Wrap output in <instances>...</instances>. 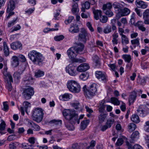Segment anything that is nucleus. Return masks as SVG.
<instances>
[{
    "label": "nucleus",
    "mask_w": 149,
    "mask_h": 149,
    "mask_svg": "<svg viewBox=\"0 0 149 149\" xmlns=\"http://www.w3.org/2000/svg\"><path fill=\"white\" fill-rule=\"evenodd\" d=\"M63 114L65 118L69 121L67 124L66 125V127L69 130H73L74 129L73 125L76 122L78 115L75 113L74 111L70 109L63 110Z\"/></svg>",
    "instance_id": "nucleus-1"
},
{
    "label": "nucleus",
    "mask_w": 149,
    "mask_h": 149,
    "mask_svg": "<svg viewBox=\"0 0 149 149\" xmlns=\"http://www.w3.org/2000/svg\"><path fill=\"white\" fill-rule=\"evenodd\" d=\"M28 56L34 64L40 66L42 65L44 58L40 53L33 50L29 54Z\"/></svg>",
    "instance_id": "nucleus-2"
},
{
    "label": "nucleus",
    "mask_w": 149,
    "mask_h": 149,
    "mask_svg": "<svg viewBox=\"0 0 149 149\" xmlns=\"http://www.w3.org/2000/svg\"><path fill=\"white\" fill-rule=\"evenodd\" d=\"M75 48L72 47L68 50L67 51V54L69 58L75 62L81 63L86 61L85 58H75L77 56L76 51Z\"/></svg>",
    "instance_id": "nucleus-3"
},
{
    "label": "nucleus",
    "mask_w": 149,
    "mask_h": 149,
    "mask_svg": "<svg viewBox=\"0 0 149 149\" xmlns=\"http://www.w3.org/2000/svg\"><path fill=\"white\" fill-rule=\"evenodd\" d=\"M43 117V110L40 108H37L34 109L32 112L33 120L38 123H40Z\"/></svg>",
    "instance_id": "nucleus-4"
},
{
    "label": "nucleus",
    "mask_w": 149,
    "mask_h": 149,
    "mask_svg": "<svg viewBox=\"0 0 149 149\" xmlns=\"http://www.w3.org/2000/svg\"><path fill=\"white\" fill-rule=\"evenodd\" d=\"M67 86L69 90L74 93H77L80 90L79 84L76 81L71 80L68 81Z\"/></svg>",
    "instance_id": "nucleus-5"
},
{
    "label": "nucleus",
    "mask_w": 149,
    "mask_h": 149,
    "mask_svg": "<svg viewBox=\"0 0 149 149\" xmlns=\"http://www.w3.org/2000/svg\"><path fill=\"white\" fill-rule=\"evenodd\" d=\"M34 91L33 88L30 87L24 89L22 95L25 99L28 100L31 98V97L34 95Z\"/></svg>",
    "instance_id": "nucleus-6"
},
{
    "label": "nucleus",
    "mask_w": 149,
    "mask_h": 149,
    "mask_svg": "<svg viewBox=\"0 0 149 149\" xmlns=\"http://www.w3.org/2000/svg\"><path fill=\"white\" fill-rule=\"evenodd\" d=\"M137 115L144 117L149 113V109L145 106H141L137 110Z\"/></svg>",
    "instance_id": "nucleus-7"
},
{
    "label": "nucleus",
    "mask_w": 149,
    "mask_h": 149,
    "mask_svg": "<svg viewBox=\"0 0 149 149\" xmlns=\"http://www.w3.org/2000/svg\"><path fill=\"white\" fill-rule=\"evenodd\" d=\"M97 85L93 83L90 86V88L86 92V95L88 97H92L95 95L97 91Z\"/></svg>",
    "instance_id": "nucleus-8"
},
{
    "label": "nucleus",
    "mask_w": 149,
    "mask_h": 149,
    "mask_svg": "<svg viewBox=\"0 0 149 149\" xmlns=\"http://www.w3.org/2000/svg\"><path fill=\"white\" fill-rule=\"evenodd\" d=\"M130 13V10L129 8L125 7L123 9H121L119 12H118L116 15V19L118 20L121 17L129 15Z\"/></svg>",
    "instance_id": "nucleus-9"
},
{
    "label": "nucleus",
    "mask_w": 149,
    "mask_h": 149,
    "mask_svg": "<svg viewBox=\"0 0 149 149\" xmlns=\"http://www.w3.org/2000/svg\"><path fill=\"white\" fill-rule=\"evenodd\" d=\"M77 68L72 64H70L66 68V72L72 76H75L77 74Z\"/></svg>",
    "instance_id": "nucleus-10"
},
{
    "label": "nucleus",
    "mask_w": 149,
    "mask_h": 149,
    "mask_svg": "<svg viewBox=\"0 0 149 149\" xmlns=\"http://www.w3.org/2000/svg\"><path fill=\"white\" fill-rule=\"evenodd\" d=\"M88 34L85 30L82 29L79 35V41L85 42L88 37Z\"/></svg>",
    "instance_id": "nucleus-11"
},
{
    "label": "nucleus",
    "mask_w": 149,
    "mask_h": 149,
    "mask_svg": "<svg viewBox=\"0 0 149 149\" xmlns=\"http://www.w3.org/2000/svg\"><path fill=\"white\" fill-rule=\"evenodd\" d=\"M4 71L3 72V74L6 77V83L8 82L11 83L13 82V79L12 76L10 74L7 72V68L5 66V64L4 63Z\"/></svg>",
    "instance_id": "nucleus-12"
},
{
    "label": "nucleus",
    "mask_w": 149,
    "mask_h": 149,
    "mask_svg": "<svg viewBox=\"0 0 149 149\" xmlns=\"http://www.w3.org/2000/svg\"><path fill=\"white\" fill-rule=\"evenodd\" d=\"M95 76L96 77L99 79H100L104 82H106L107 80V77L105 73L102 72L100 71L96 72Z\"/></svg>",
    "instance_id": "nucleus-13"
},
{
    "label": "nucleus",
    "mask_w": 149,
    "mask_h": 149,
    "mask_svg": "<svg viewBox=\"0 0 149 149\" xmlns=\"http://www.w3.org/2000/svg\"><path fill=\"white\" fill-rule=\"evenodd\" d=\"M30 103L28 101H25L23 103V105L24 106V108L22 107H21L20 108V111L21 112L22 114L24 115V111L27 113V110L29 107H30Z\"/></svg>",
    "instance_id": "nucleus-14"
},
{
    "label": "nucleus",
    "mask_w": 149,
    "mask_h": 149,
    "mask_svg": "<svg viewBox=\"0 0 149 149\" xmlns=\"http://www.w3.org/2000/svg\"><path fill=\"white\" fill-rule=\"evenodd\" d=\"M90 67L88 64L84 63L81 64L77 68V71L80 72H85L88 70Z\"/></svg>",
    "instance_id": "nucleus-15"
},
{
    "label": "nucleus",
    "mask_w": 149,
    "mask_h": 149,
    "mask_svg": "<svg viewBox=\"0 0 149 149\" xmlns=\"http://www.w3.org/2000/svg\"><path fill=\"white\" fill-rule=\"evenodd\" d=\"M122 3L123 4H120L117 2H115L113 3L112 6L114 8L115 10H117V12H119L121 9L124 7V6H127V4L123 2Z\"/></svg>",
    "instance_id": "nucleus-16"
},
{
    "label": "nucleus",
    "mask_w": 149,
    "mask_h": 149,
    "mask_svg": "<svg viewBox=\"0 0 149 149\" xmlns=\"http://www.w3.org/2000/svg\"><path fill=\"white\" fill-rule=\"evenodd\" d=\"M26 120L28 122V125H31L33 130L37 131L40 130V127L39 125L29 119H26Z\"/></svg>",
    "instance_id": "nucleus-17"
},
{
    "label": "nucleus",
    "mask_w": 149,
    "mask_h": 149,
    "mask_svg": "<svg viewBox=\"0 0 149 149\" xmlns=\"http://www.w3.org/2000/svg\"><path fill=\"white\" fill-rule=\"evenodd\" d=\"M15 7V3L13 0H10L8 3L7 8L6 10L7 12H10L12 11Z\"/></svg>",
    "instance_id": "nucleus-18"
},
{
    "label": "nucleus",
    "mask_w": 149,
    "mask_h": 149,
    "mask_svg": "<svg viewBox=\"0 0 149 149\" xmlns=\"http://www.w3.org/2000/svg\"><path fill=\"white\" fill-rule=\"evenodd\" d=\"M136 91L135 90L131 93L129 98V102L130 105L131 104L133 103L134 102L136 97Z\"/></svg>",
    "instance_id": "nucleus-19"
},
{
    "label": "nucleus",
    "mask_w": 149,
    "mask_h": 149,
    "mask_svg": "<svg viewBox=\"0 0 149 149\" xmlns=\"http://www.w3.org/2000/svg\"><path fill=\"white\" fill-rule=\"evenodd\" d=\"M11 49L13 50L21 49L22 47V44L19 42H16L12 43L10 45Z\"/></svg>",
    "instance_id": "nucleus-20"
},
{
    "label": "nucleus",
    "mask_w": 149,
    "mask_h": 149,
    "mask_svg": "<svg viewBox=\"0 0 149 149\" xmlns=\"http://www.w3.org/2000/svg\"><path fill=\"white\" fill-rule=\"evenodd\" d=\"M72 95L71 94L68 93H65L63 95L60 96L59 99L62 100L67 101L72 98Z\"/></svg>",
    "instance_id": "nucleus-21"
},
{
    "label": "nucleus",
    "mask_w": 149,
    "mask_h": 149,
    "mask_svg": "<svg viewBox=\"0 0 149 149\" xmlns=\"http://www.w3.org/2000/svg\"><path fill=\"white\" fill-rule=\"evenodd\" d=\"M135 4L138 7L143 9L146 8L147 6L144 2L141 1H140L139 0H136L135 1Z\"/></svg>",
    "instance_id": "nucleus-22"
},
{
    "label": "nucleus",
    "mask_w": 149,
    "mask_h": 149,
    "mask_svg": "<svg viewBox=\"0 0 149 149\" xmlns=\"http://www.w3.org/2000/svg\"><path fill=\"white\" fill-rule=\"evenodd\" d=\"M12 59L11 65L14 67H17L19 64V61L18 57L15 56H14L12 57Z\"/></svg>",
    "instance_id": "nucleus-23"
},
{
    "label": "nucleus",
    "mask_w": 149,
    "mask_h": 149,
    "mask_svg": "<svg viewBox=\"0 0 149 149\" xmlns=\"http://www.w3.org/2000/svg\"><path fill=\"white\" fill-rule=\"evenodd\" d=\"M74 47L75 48L76 53L77 54H80L84 49V46L82 43H80Z\"/></svg>",
    "instance_id": "nucleus-24"
},
{
    "label": "nucleus",
    "mask_w": 149,
    "mask_h": 149,
    "mask_svg": "<svg viewBox=\"0 0 149 149\" xmlns=\"http://www.w3.org/2000/svg\"><path fill=\"white\" fill-rule=\"evenodd\" d=\"M112 42L113 45H117L118 44V33H114L112 35Z\"/></svg>",
    "instance_id": "nucleus-25"
},
{
    "label": "nucleus",
    "mask_w": 149,
    "mask_h": 149,
    "mask_svg": "<svg viewBox=\"0 0 149 149\" xmlns=\"http://www.w3.org/2000/svg\"><path fill=\"white\" fill-rule=\"evenodd\" d=\"M78 5L77 3H74L72 5V12L73 14L76 15L79 11Z\"/></svg>",
    "instance_id": "nucleus-26"
},
{
    "label": "nucleus",
    "mask_w": 149,
    "mask_h": 149,
    "mask_svg": "<svg viewBox=\"0 0 149 149\" xmlns=\"http://www.w3.org/2000/svg\"><path fill=\"white\" fill-rule=\"evenodd\" d=\"M93 13L94 14V18L96 20H98L99 18V16H101L102 11L100 10H94Z\"/></svg>",
    "instance_id": "nucleus-27"
},
{
    "label": "nucleus",
    "mask_w": 149,
    "mask_h": 149,
    "mask_svg": "<svg viewBox=\"0 0 149 149\" xmlns=\"http://www.w3.org/2000/svg\"><path fill=\"white\" fill-rule=\"evenodd\" d=\"M131 120L132 122L136 123H138L140 121L139 117L137 114L132 115L131 117Z\"/></svg>",
    "instance_id": "nucleus-28"
},
{
    "label": "nucleus",
    "mask_w": 149,
    "mask_h": 149,
    "mask_svg": "<svg viewBox=\"0 0 149 149\" xmlns=\"http://www.w3.org/2000/svg\"><path fill=\"white\" fill-rule=\"evenodd\" d=\"M3 52L4 55L7 56L9 55V50L6 43L4 42L3 43Z\"/></svg>",
    "instance_id": "nucleus-29"
},
{
    "label": "nucleus",
    "mask_w": 149,
    "mask_h": 149,
    "mask_svg": "<svg viewBox=\"0 0 149 149\" xmlns=\"http://www.w3.org/2000/svg\"><path fill=\"white\" fill-rule=\"evenodd\" d=\"M89 121L88 120H84L81 123L80 128L82 130H84L86 127L88 125Z\"/></svg>",
    "instance_id": "nucleus-30"
},
{
    "label": "nucleus",
    "mask_w": 149,
    "mask_h": 149,
    "mask_svg": "<svg viewBox=\"0 0 149 149\" xmlns=\"http://www.w3.org/2000/svg\"><path fill=\"white\" fill-rule=\"evenodd\" d=\"M136 125L133 123H131L128 124V131L130 132H132L134 131L136 128Z\"/></svg>",
    "instance_id": "nucleus-31"
},
{
    "label": "nucleus",
    "mask_w": 149,
    "mask_h": 149,
    "mask_svg": "<svg viewBox=\"0 0 149 149\" xmlns=\"http://www.w3.org/2000/svg\"><path fill=\"white\" fill-rule=\"evenodd\" d=\"M44 75V72L40 70H37L35 72V76L36 78H39Z\"/></svg>",
    "instance_id": "nucleus-32"
},
{
    "label": "nucleus",
    "mask_w": 149,
    "mask_h": 149,
    "mask_svg": "<svg viewBox=\"0 0 149 149\" xmlns=\"http://www.w3.org/2000/svg\"><path fill=\"white\" fill-rule=\"evenodd\" d=\"M107 117V115L104 113H101L98 116L99 123H102L104 122Z\"/></svg>",
    "instance_id": "nucleus-33"
},
{
    "label": "nucleus",
    "mask_w": 149,
    "mask_h": 149,
    "mask_svg": "<svg viewBox=\"0 0 149 149\" xmlns=\"http://www.w3.org/2000/svg\"><path fill=\"white\" fill-rule=\"evenodd\" d=\"M112 5L111 3L108 2L104 4L102 7V9L104 10L111 9L112 8Z\"/></svg>",
    "instance_id": "nucleus-34"
},
{
    "label": "nucleus",
    "mask_w": 149,
    "mask_h": 149,
    "mask_svg": "<svg viewBox=\"0 0 149 149\" xmlns=\"http://www.w3.org/2000/svg\"><path fill=\"white\" fill-rule=\"evenodd\" d=\"M121 43L123 45H126L129 43L128 38L125 35L121 36Z\"/></svg>",
    "instance_id": "nucleus-35"
},
{
    "label": "nucleus",
    "mask_w": 149,
    "mask_h": 149,
    "mask_svg": "<svg viewBox=\"0 0 149 149\" xmlns=\"http://www.w3.org/2000/svg\"><path fill=\"white\" fill-rule=\"evenodd\" d=\"M110 100L111 103L115 105H119L120 104V101L117 98L115 97H111Z\"/></svg>",
    "instance_id": "nucleus-36"
},
{
    "label": "nucleus",
    "mask_w": 149,
    "mask_h": 149,
    "mask_svg": "<svg viewBox=\"0 0 149 149\" xmlns=\"http://www.w3.org/2000/svg\"><path fill=\"white\" fill-rule=\"evenodd\" d=\"M114 121L115 120L114 119L109 118L107 120L106 124L110 128L113 124Z\"/></svg>",
    "instance_id": "nucleus-37"
},
{
    "label": "nucleus",
    "mask_w": 149,
    "mask_h": 149,
    "mask_svg": "<svg viewBox=\"0 0 149 149\" xmlns=\"http://www.w3.org/2000/svg\"><path fill=\"white\" fill-rule=\"evenodd\" d=\"M72 106L76 109L81 110L80 105L79 102L76 101L75 102L71 104Z\"/></svg>",
    "instance_id": "nucleus-38"
},
{
    "label": "nucleus",
    "mask_w": 149,
    "mask_h": 149,
    "mask_svg": "<svg viewBox=\"0 0 149 149\" xmlns=\"http://www.w3.org/2000/svg\"><path fill=\"white\" fill-rule=\"evenodd\" d=\"M122 57L125 61L128 63H130L131 60V56L130 55L127 54L123 55Z\"/></svg>",
    "instance_id": "nucleus-39"
},
{
    "label": "nucleus",
    "mask_w": 149,
    "mask_h": 149,
    "mask_svg": "<svg viewBox=\"0 0 149 149\" xmlns=\"http://www.w3.org/2000/svg\"><path fill=\"white\" fill-rule=\"evenodd\" d=\"M61 10L60 9H58L56 10V11L54 12V19L56 20H58L59 18L58 16L60 14Z\"/></svg>",
    "instance_id": "nucleus-40"
},
{
    "label": "nucleus",
    "mask_w": 149,
    "mask_h": 149,
    "mask_svg": "<svg viewBox=\"0 0 149 149\" xmlns=\"http://www.w3.org/2000/svg\"><path fill=\"white\" fill-rule=\"evenodd\" d=\"M89 75L86 73H82L79 76L80 78L82 80L85 81L88 78Z\"/></svg>",
    "instance_id": "nucleus-41"
},
{
    "label": "nucleus",
    "mask_w": 149,
    "mask_h": 149,
    "mask_svg": "<svg viewBox=\"0 0 149 149\" xmlns=\"http://www.w3.org/2000/svg\"><path fill=\"white\" fill-rule=\"evenodd\" d=\"M139 137V133L137 131L134 132L132 134L131 136V139L133 140H134L136 138L137 139Z\"/></svg>",
    "instance_id": "nucleus-42"
},
{
    "label": "nucleus",
    "mask_w": 149,
    "mask_h": 149,
    "mask_svg": "<svg viewBox=\"0 0 149 149\" xmlns=\"http://www.w3.org/2000/svg\"><path fill=\"white\" fill-rule=\"evenodd\" d=\"M6 124L5 122L3 121L0 124V133L2 134V131L5 129Z\"/></svg>",
    "instance_id": "nucleus-43"
},
{
    "label": "nucleus",
    "mask_w": 149,
    "mask_h": 149,
    "mask_svg": "<svg viewBox=\"0 0 149 149\" xmlns=\"http://www.w3.org/2000/svg\"><path fill=\"white\" fill-rule=\"evenodd\" d=\"M18 145L19 143L18 142H12L9 145V148L10 149H16V146Z\"/></svg>",
    "instance_id": "nucleus-44"
},
{
    "label": "nucleus",
    "mask_w": 149,
    "mask_h": 149,
    "mask_svg": "<svg viewBox=\"0 0 149 149\" xmlns=\"http://www.w3.org/2000/svg\"><path fill=\"white\" fill-rule=\"evenodd\" d=\"M135 13L134 12L133 13L131 16V18L130 20V22L131 24H134V23L135 22Z\"/></svg>",
    "instance_id": "nucleus-45"
},
{
    "label": "nucleus",
    "mask_w": 149,
    "mask_h": 149,
    "mask_svg": "<svg viewBox=\"0 0 149 149\" xmlns=\"http://www.w3.org/2000/svg\"><path fill=\"white\" fill-rule=\"evenodd\" d=\"M134 25L138 28H145L143 26V22L141 21H139L134 24Z\"/></svg>",
    "instance_id": "nucleus-46"
},
{
    "label": "nucleus",
    "mask_w": 149,
    "mask_h": 149,
    "mask_svg": "<svg viewBox=\"0 0 149 149\" xmlns=\"http://www.w3.org/2000/svg\"><path fill=\"white\" fill-rule=\"evenodd\" d=\"M22 74L20 72H18V71L15 72L13 74L14 78L15 79L19 80L20 78V75Z\"/></svg>",
    "instance_id": "nucleus-47"
},
{
    "label": "nucleus",
    "mask_w": 149,
    "mask_h": 149,
    "mask_svg": "<svg viewBox=\"0 0 149 149\" xmlns=\"http://www.w3.org/2000/svg\"><path fill=\"white\" fill-rule=\"evenodd\" d=\"M139 40L140 39L139 38L136 39L132 40L131 42L132 45H136L137 46H138L139 45Z\"/></svg>",
    "instance_id": "nucleus-48"
},
{
    "label": "nucleus",
    "mask_w": 149,
    "mask_h": 149,
    "mask_svg": "<svg viewBox=\"0 0 149 149\" xmlns=\"http://www.w3.org/2000/svg\"><path fill=\"white\" fill-rule=\"evenodd\" d=\"M26 67L24 65H22L19 67V69L17 71L18 72H20L22 74L23 72L25 70Z\"/></svg>",
    "instance_id": "nucleus-49"
},
{
    "label": "nucleus",
    "mask_w": 149,
    "mask_h": 149,
    "mask_svg": "<svg viewBox=\"0 0 149 149\" xmlns=\"http://www.w3.org/2000/svg\"><path fill=\"white\" fill-rule=\"evenodd\" d=\"M17 20V17H16L12 21L9 22L8 23V27H9L13 26L16 23Z\"/></svg>",
    "instance_id": "nucleus-50"
},
{
    "label": "nucleus",
    "mask_w": 149,
    "mask_h": 149,
    "mask_svg": "<svg viewBox=\"0 0 149 149\" xmlns=\"http://www.w3.org/2000/svg\"><path fill=\"white\" fill-rule=\"evenodd\" d=\"M93 61L96 63L97 65L99 64V58L97 55H94L93 57Z\"/></svg>",
    "instance_id": "nucleus-51"
},
{
    "label": "nucleus",
    "mask_w": 149,
    "mask_h": 149,
    "mask_svg": "<svg viewBox=\"0 0 149 149\" xmlns=\"http://www.w3.org/2000/svg\"><path fill=\"white\" fill-rule=\"evenodd\" d=\"M95 144L96 142L94 140L92 141L90 143V146L87 147L86 149H90L93 148L95 146Z\"/></svg>",
    "instance_id": "nucleus-52"
},
{
    "label": "nucleus",
    "mask_w": 149,
    "mask_h": 149,
    "mask_svg": "<svg viewBox=\"0 0 149 149\" xmlns=\"http://www.w3.org/2000/svg\"><path fill=\"white\" fill-rule=\"evenodd\" d=\"M100 20L101 22L102 23H106L107 21L108 17L106 16H101L100 18Z\"/></svg>",
    "instance_id": "nucleus-53"
},
{
    "label": "nucleus",
    "mask_w": 149,
    "mask_h": 149,
    "mask_svg": "<svg viewBox=\"0 0 149 149\" xmlns=\"http://www.w3.org/2000/svg\"><path fill=\"white\" fill-rule=\"evenodd\" d=\"M143 18H148L149 17V9H146L143 13Z\"/></svg>",
    "instance_id": "nucleus-54"
},
{
    "label": "nucleus",
    "mask_w": 149,
    "mask_h": 149,
    "mask_svg": "<svg viewBox=\"0 0 149 149\" xmlns=\"http://www.w3.org/2000/svg\"><path fill=\"white\" fill-rule=\"evenodd\" d=\"M63 36L61 35L57 36L54 37V40L56 41H60L62 40L64 38Z\"/></svg>",
    "instance_id": "nucleus-55"
},
{
    "label": "nucleus",
    "mask_w": 149,
    "mask_h": 149,
    "mask_svg": "<svg viewBox=\"0 0 149 149\" xmlns=\"http://www.w3.org/2000/svg\"><path fill=\"white\" fill-rule=\"evenodd\" d=\"M74 18L73 16H70L68 19L65 21V24H68L70 23Z\"/></svg>",
    "instance_id": "nucleus-56"
},
{
    "label": "nucleus",
    "mask_w": 149,
    "mask_h": 149,
    "mask_svg": "<svg viewBox=\"0 0 149 149\" xmlns=\"http://www.w3.org/2000/svg\"><path fill=\"white\" fill-rule=\"evenodd\" d=\"M105 14L109 17H111L113 15V12L111 10V9L104 10Z\"/></svg>",
    "instance_id": "nucleus-57"
},
{
    "label": "nucleus",
    "mask_w": 149,
    "mask_h": 149,
    "mask_svg": "<svg viewBox=\"0 0 149 149\" xmlns=\"http://www.w3.org/2000/svg\"><path fill=\"white\" fill-rule=\"evenodd\" d=\"M123 140L122 138H119L116 143V145L117 146H119L121 145L123 143Z\"/></svg>",
    "instance_id": "nucleus-58"
},
{
    "label": "nucleus",
    "mask_w": 149,
    "mask_h": 149,
    "mask_svg": "<svg viewBox=\"0 0 149 149\" xmlns=\"http://www.w3.org/2000/svg\"><path fill=\"white\" fill-rule=\"evenodd\" d=\"M134 10L136 13L137 14L139 17H141L142 16V13L141 10L137 8H136L134 9Z\"/></svg>",
    "instance_id": "nucleus-59"
},
{
    "label": "nucleus",
    "mask_w": 149,
    "mask_h": 149,
    "mask_svg": "<svg viewBox=\"0 0 149 149\" xmlns=\"http://www.w3.org/2000/svg\"><path fill=\"white\" fill-rule=\"evenodd\" d=\"M58 30V29H45L43 32L45 33H47L49 32L52 31H56Z\"/></svg>",
    "instance_id": "nucleus-60"
},
{
    "label": "nucleus",
    "mask_w": 149,
    "mask_h": 149,
    "mask_svg": "<svg viewBox=\"0 0 149 149\" xmlns=\"http://www.w3.org/2000/svg\"><path fill=\"white\" fill-rule=\"evenodd\" d=\"M69 31L72 33L78 32L79 30V29H69Z\"/></svg>",
    "instance_id": "nucleus-61"
},
{
    "label": "nucleus",
    "mask_w": 149,
    "mask_h": 149,
    "mask_svg": "<svg viewBox=\"0 0 149 149\" xmlns=\"http://www.w3.org/2000/svg\"><path fill=\"white\" fill-rule=\"evenodd\" d=\"M35 10V8H30L28 9V10L25 11V13L26 14H27L29 15L31 14Z\"/></svg>",
    "instance_id": "nucleus-62"
},
{
    "label": "nucleus",
    "mask_w": 149,
    "mask_h": 149,
    "mask_svg": "<svg viewBox=\"0 0 149 149\" xmlns=\"http://www.w3.org/2000/svg\"><path fill=\"white\" fill-rule=\"evenodd\" d=\"M146 125L145 127V130L146 131L149 132V121L146 122Z\"/></svg>",
    "instance_id": "nucleus-63"
},
{
    "label": "nucleus",
    "mask_w": 149,
    "mask_h": 149,
    "mask_svg": "<svg viewBox=\"0 0 149 149\" xmlns=\"http://www.w3.org/2000/svg\"><path fill=\"white\" fill-rule=\"evenodd\" d=\"M133 149H143V147L138 144H136L133 146Z\"/></svg>",
    "instance_id": "nucleus-64"
}]
</instances>
